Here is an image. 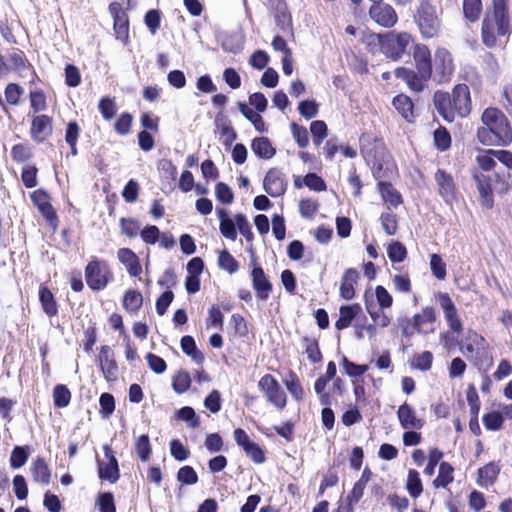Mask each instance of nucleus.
I'll list each match as a JSON object with an SVG mask.
<instances>
[{
	"label": "nucleus",
	"instance_id": "53",
	"mask_svg": "<svg viewBox=\"0 0 512 512\" xmlns=\"http://www.w3.org/2000/svg\"><path fill=\"white\" fill-rule=\"evenodd\" d=\"M434 141L439 150L445 151L451 145V136L444 127H439L434 131Z\"/></svg>",
	"mask_w": 512,
	"mask_h": 512
},
{
	"label": "nucleus",
	"instance_id": "48",
	"mask_svg": "<svg viewBox=\"0 0 512 512\" xmlns=\"http://www.w3.org/2000/svg\"><path fill=\"white\" fill-rule=\"evenodd\" d=\"M24 89L15 83H9L5 88V99L10 105H19L20 97L23 94Z\"/></svg>",
	"mask_w": 512,
	"mask_h": 512
},
{
	"label": "nucleus",
	"instance_id": "16",
	"mask_svg": "<svg viewBox=\"0 0 512 512\" xmlns=\"http://www.w3.org/2000/svg\"><path fill=\"white\" fill-rule=\"evenodd\" d=\"M52 134V119L47 115H37L32 119L30 135L36 142H43Z\"/></svg>",
	"mask_w": 512,
	"mask_h": 512
},
{
	"label": "nucleus",
	"instance_id": "3",
	"mask_svg": "<svg viewBox=\"0 0 512 512\" xmlns=\"http://www.w3.org/2000/svg\"><path fill=\"white\" fill-rule=\"evenodd\" d=\"M368 46L380 45L381 51L387 58L397 61L414 47L413 38L407 32H388L384 35L371 33L366 37Z\"/></svg>",
	"mask_w": 512,
	"mask_h": 512
},
{
	"label": "nucleus",
	"instance_id": "51",
	"mask_svg": "<svg viewBox=\"0 0 512 512\" xmlns=\"http://www.w3.org/2000/svg\"><path fill=\"white\" fill-rule=\"evenodd\" d=\"M177 480L185 485H193L198 482V475L193 467L183 466L177 473Z\"/></svg>",
	"mask_w": 512,
	"mask_h": 512
},
{
	"label": "nucleus",
	"instance_id": "37",
	"mask_svg": "<svg viewBox=\"0 0 512 512\" xmlns=\"http://www.w3.org/2000/svg\"><path fill=\"white\" fill-rule=\"evenodd\" d=\"M406 489L413 498H418L421 495L423 486L418 471L413 469L408 471Z\"/></svg>",
	"mask_w": 512,
	"mask_h": 512
},
{
	"label": "nucleus",
	"instance_id": "13",
	"mask_svg": "<svg viewBox=\"0 0 512 512\" xmlns=\"http://www.w3.org/2000/svg\"><path fill=\"white\" fill-rule=\"evenodd\" d=\"M264 190L271 197H278L286 191V180L284 174L276 169H270L263 181Z\"/></svg>",
	"mask_w": 512,
	"mask_h": 512
},
{
	"label": "nucleus",
	"instance_id": "61",
	"mask_svg": "<svg viewBox=\"0 0 512 512\" xmlns=\"http://www.w3.org/2000/svg\"><path fill=\"white\" fill-rule=\"evenodd\" d=\"M170 451L172 456L178 461H184L190 455L189 450L178 439H173L170 442Z\"/></svg>",
	"mask_w": 512,
	"mask_h": 512
},
{
	"label": "nucleus",
	"instance_id": "2",
	"mask_svg": "<svg viewBox=\"0 0 512 512\" xmlns=\"http://www.w3.org/2000/svg\"><path fill=\"white\" fill-rule=\"evenodd\" d=\"M359 143L361 154L376 179L387 178L393 173L391 155L381 138L365 133L360 137Z\"/></svg>",
	"mask_w": 512,
	"mask_h": 512
},
{
	"label": "nucleus",
	"instance_id": "15",
	"mask_svg": "<svg viewBox=\"0 0 512 512\" xmlns=\"http://www.w3.org/2000/svg\"><path fill=\"white\" fill-rule=\"evenodd\" d=\"M105 457L108 459V463L104 464L98 461V473L101 479L107 480L110 483H115L119 479V467L118 461L113 454V451L108 445L103 447Z\"/></svg>",
	"mask_w": 512,
	"mask_h": 512
},
{
	"label": "nucleus",
	"instance_id": "8",
	"mask_svg": "<svg viewBox=\"0 0 512 512\" xmlns=\"http://www.w3.org/2000/svg\"><path fill=\"white\" fill-rule=\"evenodd\" d=\"M258 387L265 394L269 403L279 409H283L286 406V394L272 375L266 374L261 377Z\"/></svg>",
	"mask_w": 512,
	"mask_h": 512
},
{
	"label": "nucleus",
	"instance_id": "23",
	"mask_svg": "<svg viewBox=\"0 0 512 512\" xmlns=\"http://www.w3.org/2000/svg\"><path fill=\"white\" fill-rule=\"evenodd\" d=\"M216 212L220 220L219 230L222 236L231 241H235L237 238L238 229L236 224V215L233 219L230 218L228 211L223 208H218Z\"/></svg>",
	"mask_w": 512,
	"mask_h": 512
},
{
	"label": "nucleus",
	"instance_id": "29",
	"mask_svg": "<svg viewBox=\"0 0 512 512\" xmlns=\"http://www.w3.org/2000/svg\"><path fill=\"white\" fill-rule=\"evenodd\" d=\"M392 104L399 114L407 121L414 119V105L412 100L404 94H399L393 98Z\"/></svg>",
	"mask_w": 512,
	"mask_h": 512
},
{
	"label": "nucleus",
	"instance_id": "55",
	"mask_svg": "<svg viewBox=\"0 0 512 512\" xmlns=\"http://www.w3.org/2000/svg\"><path fill=\"white\" fill-rule=\"evenodd\" d=\"M483 424L487 430L497 431L502 427L503 417L499 412H491L483 416Z\"/></svg>",
	"mask_w": 512,
	"mask_h": 512
},
{
	"label": "nucleus",
	"instance_id": "4",
	"mask_svg": "<svg viewBox=\"0 0 512 512\" xmlns=\"http://www.w3.org/2000/svg\"><path fill=\"white\" fill-rule=\"evenodd\" d=\"M511 32L507 7H493L492 13H487L482 21V40L487 47H494L497 38L509 35Z\"/></svg>",
	"mask_w": 512,
	"mask_h": 512
},
{
	"label": "nucleus",
	"instance_id": "59",
	"mask_svg": "<svg viewBox=\"0 0 512 512\" xmlns=\"http://www.w3.org/2000/svg\"><path fill=\"white\" fill-rule=\"evenodd\" d=\"M133 117L131 114L125 112L117 119L114 129L120 135H126L130 132Z\"/></svg>",
	"mask_w": 512,
	"mask_h": 512
},
{
	"label": "nucleus",
	"instance_id": "57",
	"mask_svg": "<svg viewBox=\"0 0 512 512\" xmlns=\"http://www.w3.org/2000/svg\"><path fill=\"white\" fill-rule=\"evenodd\" d=\"M28 459V453L24 447L16 446L10 456V465L12 468L22 467Z\"/></svg>",
	"mask_w": 512,
	"mask_h": 512
},
{
	"label": "nucleus",
	"instance_id": "19",
	"mask_svg": "<svg viewBox=\"0 0 512 512\" xmlns=\"http://www.w3.org/2000/svg\"><path fill=\"white\" fill-rule=\"evenodd\" d=\"M435 181L438 185V191L442 198L446 202L452 201L456 194L453 177L444 170L438 169L435 173Z\"/></svg>",
	"mask_w": 512,
	"mask_h": 512
},
{
	"label": "nucleus",
	"instance_id": "30",
	"mask_svg": "<svg viewBox=\"0 0 512 512\" xmlns=\"http://www.w3.org/2000/svg\"><path fill=\"white\" fill-rule=\"evenodd\" d=\"M500 472V467L495 462H490L478 470V484L481 487H489L494 484Z\"/></svg>",
	"mask_w": 512,
	"mask_h": 512
},
{
	"label": "nucleus",
	"instance_id": "63",
	"mask_svg": "<svg viewBox=\"0 0 512 512\" xmlns=\"http://www.w3.org/2000/svg\"><path fill=\"white\" fill-rule=\"evenodd\" d=\"M299 113L306 119H311L318 114V105L315 101L304 100L299 103Z\"/></svg>",
	"mask_w": 512,
	"mask_h": 512
},
{
	"label": "nucleus",
	"instance_id": "58",
	"mask_svg": "<svg viewBox=\"0 0 512 512\" xmlns=\"http://www.w3.org/2000/svg\"><path fill=\"white\" fill-rule=\"evenodd\" d=\"M291 132L293 138L300 148L307 147L309 143L308 131L305 127L299 126L296 123L291 124Z\"/></svg>",
	"mask_w": 512,
	"mask_h": 512
},
{
	"label": "nucleus",
	"instance_id": "54",
	"mask_svg": "<svg viewBox=\"0 0 512 512\" xmlns=\"http://www.w3.org/2000/svg\"><path fill=\"white\" fill-rule=\"evenodd\" d=\"M285 385L290 394L296 399L301 400L303 397V388L298 377L294 373H290Z\"/></svg>",
	"mask_w": 512,
	"mask_h": 512
},
{
	"label": "nucleus",
	"instance_id": "64",
	"mask_svg": "<svg viewBox=\"0 0 512 512\" xmlns=\"http://www.w3.org/2000/svg\"><path fill=\"white\" fill-rule=\"evenodd\" d=\"M100 512H116L114 497L112 493H102L98 497Z\"/></svg>",
	"mask_w": 512,
	"mask_h": 512
},
{
	"label": "nucleus",
	"instance_id": "46",
	"mask_svg": "<svg viewBox=\"0 0 512 512\" xmlns=\"http://www.w3.org/2000/svg\"><path fill=\"white\" fill-rule=\"evenodd\" d=\"M98 109L103 118L107 121L113 119L117 112L115 100L110 97H103L99 101Z\"/></svg>",
	"mask_w": 512,
	"mask_h": 512
},
{
	"label": "nucleus",
	"instance_id": "31",
	"mask_svg": "<svg viewBox=\"0 0 512 512\" xmlns=\"http://www.w3.org/2000/svg\"><path fill=\"white\" fill-rule=\"evenodd\" d=\"M251 149L256 156L262 159H271L276 154V149L266 137H258L252 141Z\"/></svg>",
	"mask_w": 512,
	"mask_h": 512
},
{
	"label": "nucleus",
	"instance_id": "21",
	"mask_svg": "<svg viewBox=\"0 0 512 512\" xmlns=\"http://www.w3.org/2000/svg\"><path fill=\"white\" fill-rule=\"evenodd\" d=\"M474 180L479 192L481 206L485 209H491L494 205V199L489 177L484 174H475Z\"/></svg>",
	"mask_w": 512,
	"mask_h": 512
},
{
	"label": "nucleus",
	"instance_id": "33",
	"mask_svg": "<svg viewBox=\"0 0 512 512\" xmlns=\"http://www.w3.org/2000/svg\"><path fill=\"white\" fill-rule=\"evenodd\" d=\"M31 473L36 482L44 485L49 484L51 478V471L43 458H37L33 461L31 466Z\"/></svg>",
	"mask_w": 512,
	"mask_h": 512
},
{
	"label": "nucleus",
	"instance_id": "17",
	"mask_svg": "<svg viewBox=\"0 0 512 512\" xmlns=\"http://www.w3.org/2000/svg\"><path fill=\"white\" fill-rule=\"evenodd\" d=\"M394 74L397 78L404 80L408 87L415 92H421L424 89L425 83L430 79L422 78L421 73L418 71L415 72L405 67L396 68Z\"/></svg>",
	"mask_w": 512,
	"mask_h": 512
},
{
	"label": "nucleus",
	"instance_id": "24",
	"mask_svg": "<svg viewBox=\"0 0 512 512\" xmlns=\"http://www.w3.org/2000/svg\"><path fill=\"white\" fill-rule=\"evenodd\" d=\"M416 332L419 334H429L434 332V328L427 329L428 324L436 321V311L432 306L424 307L420 313L413 316Z\"/></svg>",
	"mask_w": 512,
	"mask_h": 512
},
{
	"label": "nucleus",
	"instance_id": "5",
	"mask_svg": "<svg viewBox=\"0 0 512 512\" xmlns=\"http://www.w3.org/2000/svg\"><path fill=\"white\" fill-rule=\"evenodd\" d=\"M415 19L423 37L432 38L438 34L440 21L436 13V8L430 3L423 1L420 4Z\"/></svg>",
	"mask_w": 512,
	"mask_h": 512
},
{
	"label": "nucleus",
	"instance_id": "7",
	"mask_svg": "<svg viewBox=\"0 0 512 512\" xmlns=\"http://www.w3.org/2000/svg\"><path fill=\"white\" fill-rule=\"evenodd\" d=\"M110 272L104 261L93 258L85 269L87 285L93 290H101L109 282Z\"/></svg>",
	"mask_w": 512,
	"mask_h": 512
},
{
	"label": "nucleus",
	"instance_id": "49",
	"mask_svg": "<svg viewBox=\"0 0 512 512\" xmlns=\"http://www.w3.org/2000/svg\"><path fill=\"white\" fill-rule=\"evenodd\" d=\"M310 131L313 135V140L316 145H320L321 142L327 137V125L324 121H313L310 124Z\"/></svg>",
	"mask_w": 512,
	"mask_h": 512
},
{
	"label": "nucleus",
	"instance_id": "39",
	"mask_svg": "<svg viewBox=\"0 0 512 512\" xmlns=\"http://www.w3.org/2000/svg\"><path fill=\"white\" fill-rule=\"evenodd\" d=\"M143 303L142 294L136 290H128L123 298V306L129 312H137Z\"/></svg>",
	"mask_w": 512,
	"mask_h": 512
},
{
	"label": "nucleus",
	"instance_id": "1",
	"mask_svg": "<svg viewBox=\"0 0 512 512\" xmlns=\"http://www.w3.org/2000/svg\"><path fill=\"white\" fill-rule=\"evenodd\" d=\"M482 126L477 131L484 145L507 146L512 141V128L507 117L496 108H487L481 117Z\"/></svg>",
	"mask_w": 512,
	"mask_h": 512
},
{
	"label": "nucleus",
	"instance_id": "18",
	"mask_svg": "<svg viewBox=\"0 0 512 512\" xmlns=\"http://www.w3.org/2000/svg\"><path fill=\"white\" fill-rule=\"evenodd\" d=\"M397 416L405 430L421 429L424 426V420L417 418L415 410L407 403L399 406Z\"/></svg>",
	"mask_w": 512,
	"mask_h": 512
},
{
	"label": "nucleus",
	"instance_id": "56",
	"mask_svg": "<svg viewBox=\"0 0 512 512\" xmlns=\"http://www.w3.org/2000/svg\"><path fill=\"white\" fill-rule=\"evenodd\" d=\"M145 24L148 27L150 33L155 35L160 27L161 13L159 10H149L144 18Z\"/></svg>",
	"mask_w": 512,
	"mask_h": 512
},
{
	"label": "nucleus",
	"instance_id": "14",
	"mask_svg": "<svg viewBox=\"0 0 512 512\" xmlns=\"http://www.w3.org/2000/svg\"><path fill=\"white\" fill-rule=\"evenodd\" d=\"M413 59L416 70L421 73L422 78H431L432 59L428 47L424 44H415L413 47Z\"/></svg>",
	"mask_w": 512,
	"mask_h": 512
},
{
	"label": "nucleus",
	"instance_id": "34",
	"mask_svg": "<svg viewBox=\"0 0 512 512\" xmlns=\"http://www.w3.org/2000/svg\"><path fill=\"white\" fill-rule=\"evenodd\" d=\"M39 300L42 305L43 311L49 316L53 317L58 313L57 303L52 292L45 286L39 289Z\"/></svg>",
	"mask_w": 512,
	"mask_h": 512
},
{
	"label": "nucleus",
	"instance_id": "20",
	"mask_svg": "<svg viewBox=\"0 0 512 512\" xmlns=\"http://www.w3.org/2000/svg\"><path fill=\"white\" fill-rule=\"evenodd\" d=\"M434 106L447 122L455 120L456 115L455 111H453L452 97L449 93L437 91L434 94Z\"/></svg>",
	"mask_w": 512,
	"mask_h": 512
},
{
	"label": "nucleus",
	"instance_id": "45",
	"mask_svg": "<svg viewBox=\"0 0 512 512\" xmlns=\"http://www.w3.org/2000/svg\"><path fill=\"white\" fill-rule=\"evenodd\" d=\"M191 385V377L188 372L180 371L173 378V389L178 394L185 393Z\"/></svg>",
	"mask_w": 512,
	"mask_h": 512
},
{
	"label": "nucleus",
	"instance_id": "40",
	"mask_svg": "<svg viewBox=\"0 0 512 512\" xmlns=\"http://www.w3.org/2000/svg\"><path fill=\"white\" fill-rule=\"evenodd\" d=\"M218 266L229 274H234L239 269L238 261L226 249L219 253Z\"/></svg>",
	"mask_w": 512,
	"mask_h": 512
},
{
	"label": "nucleus",
	"instance_id": "38",
	"mask_svg": "<svg viewBox=\"0 0 512 512\" xmlns=\"http://www.w3.org/2000/svg\"><path fill=\"white\" fill-rule=\"evenodd\" d=\"M135 451L139 459L143 462H146L150 458L152 448L147 434L136 437Z\"/></svg>",
	"mask_w": 512,
	"mask_h": 512
},
{
	"label": "nucleus",
	"instance_id": "35",
	"mask_svg": "<svg viewBox=\"0 0 512 512\" xmlns=\"http://www.w3.org/2000/svg\"><path fill=\"white\" fill-rule=\"evenodd\" d=\"M181 349L189 356L196 364H202L204 355L197 349L195 340L191 336H183L181 339Z\"/></svg>",
	"mask_w": 512,
	"mask_h": 512
},
{
	"label": "nucleus",
	"instance_id": "22",
	"mask_svg": "<svg viewBox=\"0 0 512 512\" xmlns=\"http://www.w3.org/2000/svg\"><path fill=\"white\" fill-rule=\"evenodd\" d=\"M354 328L358 338L372 339L376 336L375 325L366 323V317L362 314V309L358 304H354Z\"/></svg>",
	"mask_w": 512,
	"mask_h": 512
},
{
	"label": "nucleus",
	"instance_id": "9",
	"mask_svg": "<svg viewBox=\"0 0 512 512\" xmlns=\"http://www.w3.org/2000/svg\"><path fill=\"white\" fill-rule=\"evenodd\" d=\"M369 9L371 19L384 28H392L398 21V16L394 8L382 1H373Z\"/></svg>",
	"mask_w": 512,
	"mask_h": 512
},
{
	"label": "nucleus",
	"instance_id": "50",
	"mask_svg": "<svg viewBox=\"0 0 512 512\" xmlns=\"http://www.w3.org/2000/svg\"><path fill=\"white\" fill-rule=\"evenodd\" d=\"M215 195L216 199L223 204H231L234 200V194L231 188L223 182L216 184Z\"/></svg>",
	"mask_w": 512,
	"mask_h": 512
},
{
	"label": "nucleus",
	"instance_id": "52",
	"mask_svg": "<svg viewBox=\"0 0 512 512\" xmlns=\"http://www.w3.org/2000/svg\"><path fill=\"white\" fill-rule=\"evenodd\" d=\"M388 257L392 262H402L407 256V250L401 242H393L389 245Z\"/></svg>",
	"mask_w": 512,
	"mask_h": 512
},
{
	"label": "nucleus",
	"instance_id": "27",
	"mask_svg": "<svg viewBox=\"0 0 512 512\" xmlns=\"http://www.w3.org/2000/svg\"><path fill=\"white\" fill-rule=\"evenodd\" d=\"M118 260L125 265L130 276L136 277L141 271V265L137 255L129 248H121L117 253Z\"/></svg>",
	"mask_w": 512,
	"mask_h": 512
},
{
	"label": "nucleus",
	"instance_id": "12",
	"mask_svg": "<svg viewBox=\"0 0 512 512\" xmlns=\"http://www.w3.org/2000/svg\"><path fill=\"white\" fill-rule=\"evenodd\" d=\"M98 363L107 381H115L118 377V366L114 359L112 349L108 345H103L100 348Z\"/></svg>",
	"mask_w": 512,
	"mask_h": 512
},
{
	"label": "nucleus",
	"instance_id": "62",
	"mask_svg": "<svg viewBox=\"0 0 512 512\" xmlns=\"http://www.w3.org/2000/svg\"><path fill=\"white\" fill-rule=\"evenodd\" d=\"M11 155L13 160L24 162L32 157V150L27 145L17 144L12 147Z\"/></svg>",
	"mask_w": 512,
	"mask_h": 512
},
{
	"label": "nucleus",
	"instance_id": "36",
	"mask_svg": "<svg viewBox=\"0 0 512 512\" xmlns=\"http://www.w3.org/2000/svg\"><path fill=\"white\" fill-rule=\"evenodd\" d=\"M454 468L448 462H442L439 466L438 476L433 481V486L435 488L443 487L445 488L448 484H450L453 477Z\"/></svg>",
	"mask_w": 512,
	"mask_h": 512
},
{
	"label": "nucleus",
	"instance_id": "47",
	"mask_svg": "<svg viewBox=\"0 0 512 512\" xmlns=\"http://www.w3.org/2000/svg\"><path fill=\"white\" fill-rule=\"evenodd\" d=\"M383 230L387 235H395L398 229L397 216L391 211L384 212L380 216Z\"/></svg>",
	"mask_w": 512,
	"mask_h": 512
},
{
	"label": "nucleus",
	"instance_id": "44",
	"mask_svg": "<svg viewBox=\"0 0 512 512\" xmlns=\"http://www.w3.org/2000/svg\"><path fill=\"white\" fill-rule=\"evenodd\" d=\"M429 264L432 274L438 280H444L446 278V264L439 254H431Z\"/></svg>",
	"mask_w": 512,
	"mask_h": 512
},
{
	"label": "nucleus",
	"instance_id": "26",
	"mask_svg": "<svg viewBox=\"0 0 512 512\" xmlns=\"http://www.w3.org/2000/svg\"><path fill=\"white\" fill-rule=\"evenodd\" d=\"M31 199L33 203L38 207L41 214L45 217V219L50 222V224H53L57 221V216L54 208L49 203L48 195L41 191L37 190L34 191L31 195Z\"/></svg>",
	"mask_w": 512,
	"mask_h": 512
},
{
	"label": "nucleus",
	"instance_id": "42",
	"mask_svg": "<svg viewBox=\"0 0 512 512\" xmlns=\"http://www.w3.org/2000/svg\"><path fill=\"white\" fill-rule=\"evenodd\" d=\"M175 418L186 422L190 428H197L200 425L199 417L196 415L194 409L189 406H185L177 410Z\"/></svg>",
	"mask_w": 512,
	"mask_h": 512
},
{
	"label": "nucleus",
	"instance_id": "43",
	"mask_svg": "<svg viewBox=\"0 0 512 512\" xmlns=\"http://www.w3.org/2000/svg\"><path fill=\"white\" fill-rule=\"evenodd\" d=\"M481 8V0H463L464 15L471 22H474L479 18Z\"/></svg>",
	"mask_w": 512,
	"mask_h": 512
},
{
	"label": "nucleus",
	"instance_id": "6",
	"mask_svg": "<svg viewBox=\"0 0 512 512\" xmlns=\"http://www.w3.org/2000/svg\"><path fill=\"white\" fill-rule=\"evenodd\" d=\"M454 69L451 53L445 48H438L432 62L431 78L438 84L448 83L452 79Z\"/></svg>",
	"mask_w": 512,
	"mask_h": 512
},
{
	"label": "nucleus",
	"instance_id": "28",
	"mask_svg": "<svg viewBox=\"0 0 512 512\" xmlns=\"http://www.w3.org/2000/svg\"><path fill=\"white\" fill-rule=\"evenodd\" d=\"M271 6L275 10L276 24L282 31L290 30L292 25L291 15L284 0H271Z\"/></svg>",
	"mask_w": 512,
	"mask_h": 512
},
{
	"label": "nucleus",
	"instance_id": "11",
	"mask_svg": "<svg viewBox=\"0 0 512 512\" xmlns=\"http://www.w3.org/2000/svg\"><path fill=\"white\" fill-rule=\"evenodd\" d=\"M453 111L456 117H466L471 111L470 91L466 84H458L452 94Z\"/></svg>",
	"mask_w": 512,
	"mask_h": 512
},
{
	"label": "nucleus",
	"instance_id": "32",
	"mask_svg": "<svg viewBox=\"0 0 512 512\" xmlns=\"http://www.w3.org/2000/svg\"><path fill=\"white\" fill-rule=\"evenodd\" d=\"M378 186L381 196L385 203L392 207H397L402 203L400 193L388 182L378 179Z\"/></svg>",
	"mask_w": 512,
	"mask_h": 512
},
{
	"label": "nucleus",
	"instance_id": "10",
	"mask_svg": "<svg viewBox=\"0 0 512 512\" xmlns=\"http://www.w3.org/2000/svg\"><path fill=\"white\" fill-rule=\"evenodd\" d=\"M438 302L443 310L448 327L453 332L460 334L463 331V324L458 316L457 308L447 293L437 295Z\"/></svg>",
	"mask_w": 512,
	"mask_h": 512
},
{
	"label": "nucleus",
	"instance_id": "41",
	"mask_svg": "<svg viewBox=\"0 0 512 512\" xmlns=\"http://www.w3.org/2000/svg\"><path fill=\"white\" fill-rule=\"evenodd\" d=\"M71 401V392L63 384H58L53 389V402L57 408H64Z\"/></svg>",
	"mask_w": 512,
	"mask_h": 512
},
{
	"label": "nucleus",
	"instance_id": "60",
	"mask_svg": "<svg viewBox=\"0 0 512 512\" xmlns=\"http://www.w3.org/2000/svg\"><path fill=\"white\" fill-rule=\"evenodd\" d=\"M375 296L380 309L390 308L393 304V298L387 289L381 285L375 288Z\"/></svg>",
	"mask_w": 512,
	"mask_h": 512
},
{
	"label": "nucleus",
	"instance_id": "25",
	"mask_svg": "<svg viewBox=\"0 0 512 512\" xmlns=\"http://www.w3.org/2000/svg\"><path fill=\"white\" fill-rule=\"evenodd\" d=\"M251 275L253 288L257 293V297L261 300H266L272 290V285L266 277L263 269L261 267H254Z\"/></svg>",
	"mask_w": 512,
	"mask_h": 512
}]
</instances>
